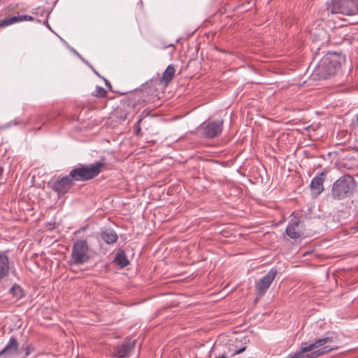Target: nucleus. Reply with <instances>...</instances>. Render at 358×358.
Instances as JSON below:
<instances>
[{
    "instance_id": "f257e3e1",
    "label": "nucleus",
    "mask_w": 358,
    "mask_h": 358,
    "mask_svg": "<svg viewBox=\"0 0 358 358\" xmlns=\"http://www.w3.org/2000/svg\"><path fill=\"white\" fill-rule=\"evenodd\" d=\"M334 341V336L318 338L314 343L301 348L287 358H318L338 348L336 345H329Z\"/></svg>"
},
{
    "instance_id": "f03ea898",
    "label": "nucleus",
    "mask_w": 358,
    "mask_h": 358,
    "mask_svg": "<svg viewBox=\"0 0 358 358\" xmlns=\"http://www.w3.org/2000/svg\"><path fill=\"white\" fill-rule=\"evenodd\" d=\"M356 187L354 178L349 174H345L332 184L331 196L337 201L345 199L353 195Z\"/></svg>"
},
{
    "instance_id": "7ed1b4c3",
    "label": "nucleus",
    "mask_w": 358,
    "mask_h": 358,
    "mask_svg": "<svg viewBox=\"0 0 358 358\" xmlns=\"http://www.w3.org/2000/svg\"><path fill=\"white\" fill-rule=\"evenodd\" d=\"M106 169V164L96 162L89 165L78 164L70 171V176L76 182H85L97 177Z\"/></svg>"
},
{
    "instance_id": "20e7f679",
    "label": "nucleus",
    "mask_w": 358,
    "mask_h": 358,
    "mask_svg": "<svg viewBox=\"0 0 358 358\" xmlns=\"http://www.w3.org/2000/svg\"><path fill=\"white\" fill-rule=\"evenodd\" d=\"M341 64L334 55L323 57L318 64L315 72L319 79H328L334 76L341 69Z\"/></svg>"
},
{
    "instance_id": "39448f33",
    "label": "nucleus",
    "mask_w": 358,
    "mask_h": 358,
    "mask_svg": "<svg viewBox=\"0 0 358 358\" xmlns=\"http://www.w3.org/2000/svg\"><path fill=\"white\" fill-rule=\"evenodd\" d=\"M90 251L86 240H77L72 247L69 264L80 266L87 262L90 259Z\"/></svg>"
},
{
    "instance_id": "423d86ee",
    "label": "nucleus",
    "mask_w": 358,
    "mask_h": 358,
    "mask_svg": "<svg viewBox=\"0 0 358 358\" xmlns=\"http://www.w3.org/2000/svg\"><path fill=\"white\" fill-rule=\"evenodd\" d=\"M328 3L330 6V12L334 13L336 15L338 14L355 15L352 0H332Z\"/></svg>"
},
{
    "instance_id": "0eeeda50",
    "label": "nucleus",
    "mask_w": 358,
    "mask_h": 358,
    "mask_svg": "<svg viewBox=\"0 0 358 358\" xmlns=\"http://www.w3.org/2000/svg\"><path fill=\"white\" fill-rule=\"evenodd\" d=\"M277 273V269L273 268L260 279V280L256 285V293L258 296L261 297L265 294L266 292L271 286L272 282L275 278Z\"/></svg>"
},
{
    "instance_id": "6e6552de",
    "label": "nucleus",
    "mask_w": 358,
    "mask_h": 358,
    "mask_svg": "<svg viewBox=\"0 0 358 358\" xmlns=\"http://www.w3.org/2000/svg\"><path fill=\"white\" fill-rule=\"evenodd\" d=\"M73 182L74 180L69 173L68 176L58 177L53 182L52 188L59 196L64 195L72 187Z\"/></svg>"
},
{
    "instance_id": "1a4fd4ad",
    "label": "nucleus",
    "mask_w": 358,
    "mask_h": 358,
    "mask_svg": "<svg viewBox=\"0 0 358 358\" xmlns=\"http://www.w3.org/2000/svg\"><path fill=\"white\" fill-rule=\"evenodd\" d=\"M286 234L292 239H297L303 234V226L300 218L294 217L288 223L286 230Z\"/></svg>"
},
{
    "instance_id": "9d476101",
    "label": "nucleus",
    "mask_w": 358,
    "mask_h": 358,
    "mask_svg": "<svg viewBox=\"0 0 358 358\" xmlns=\"http://www.w3.org/2000/svg\"><path fill=\"white\" fill-rule=\"evenodd\" d=\"M223 120L208 122L203 127L205 136L208 138H213L220 135L223 129Z\"/></svg>"
},
{
    "instance_id": "9b49d317",
    "label": "nucleus",
    "mask_w": 358,
    "mask_h": 358,
    "mask_svg": "<svg viewBox=\"0 0 358 358\" xmlns=\"http://www.w3.org/2000/svg\"><path fill=\"white\" fill-rule=\"evenodd\" d=\"M19 353L18 341L15 337H11L7 345L0 351V357L10 358Z\"/></svg>"
},
{
    "instance_id": "f8f14e48",
    "label": "nucleus",
    "mask_w": 358,
    "mask_h": 358,
    "mask_svg": "<svg viewBox=\"0 0 358 358\" xmlns=\"http://www.w3.org/2000/svg\"><path fill=\"white\" fill-rule=\"evenodd\" d=\"M326 178V173L321 172L317 174L311 180L310 187L315 196L320 194L324 190V181Z\"/></svg>"
},
{
    "instance_id": "ddd939ff",
    "label": "nucleus",
    "mask_w": 358,
    "mask_h": 358,
    "mask_svg": "<svg viewBox=\"0 0 358 358\" xmlns=\"http://www.w3.org/2000/svg\"><path fill=\"white\" fill-rule=\"evenodd\" d=\"M8 250L0 251V281L9 273L10 262L8 257Z\"/></svg>"
},
{
    "instance_id": "4468645a",
    "label": "nucleus",
    "mask_w": 358,
    "mask_h": 358,
    "mask_svg": "<svg viewBox=\"0 0 358 358\" xmlns=\"http://www.w3.org/2000/svg\"><path fill=\"white\" fill-rule=\"evenodd\" d=\"M34 20L32 16L28 15L8 17L0 20V28L22 21H34Z\"/></svg>"
},
{
    "instance_id": "2eb2a0df",
    "label": "nucleus",
    "mask_w": 358,
    "mask_h": 358,
    "mask_svg": "<svg viewBox=\"0 0 358 358\" xmlns=\"http://www.w3.org/2000/svg\"><path fill=\"white\" fill-rule=\"evenodd\" d=\"M135 341L131 343H124L121 345L115 346L114 348V356L117 358H125L127 357L129 352L134 349Z\"/></svg>"
},
{
    "instance_id": "dca6fc26",
    "label": "nucleus",
    "mask_w": 358,
    "mask_h": 358,
    "mask_svg": "<svg viewBox=\"0 0 358 358\" xmlns=\"http://www.w3.org/2000/svg\"><path fill=\"white\" fill-rule=\"evenodd\" d=\"M101 239L107 244H112L117 241L118 236L115 231L106 229L101 234Z\"/></svg>"
},
{
    "instance_id": "f3484780",
    "label": "nucleus",
    "mask_w": 358,
    "mask_h": 358,
    "mask_svg": "<svg viewBox=\"0 0 358 358\" xmlns=\"http://www.w3.org/2000/svg\"><path fill=\"white\" fill-rule=\"evenodd\" d=\"M175 68L172 64H170L167 66L162 78H160V82L164 83L166 86L172 80L174 74H175Z\"/></svg>"
},
{
    "instance_id": "a211bd4d",
    "label": "nucleus",
    "mask_w": 358,
    "mask_h": 358,
    "mask_svg": "<svg viewBox=\"0 0 358 358\" xmlns=\"http://www.w3.org/2000/svg\"><path fill=\"white\" fill-rule=\"evenodd\" d=\"M330 6L327 3V7L320 12V18L326 22H334L336 15L333 12H330Z\"/></svg>"
},
{
    "instance_id": "6ab92c4d",
    "label": "nucleus",
    "mask_w": 358,
    "mask_h": 358,
    "mask_svg": "<svg viewBox=\"0 0 358 358\" xmlns=\"http://www.w3.org/2000/svg\"><path fill=\"white\" fill-rule=\"evenodd\" d=\"M115 262L117 265L120 266V268H124L129 264V262L124 250H119L117 252L115 257Z\"/></svg>"
},
{
    "instance_id": "aec40b11",
    "label": "nucleus",
    "mask_w": 358,
    "mask_h": 358,
    "mask_svg": "<svg viewBox=\"0 0 358 358\" xmlns=\"http://www.w3.org/2000/svg\"><path fill=\"white\" fill-rule=\"evenodd\" d=\"M10 292L13 294V296L18 299H21L24 296V292L22 289L18 285H14L10 288Z\"/></svg>"
},
{
    "instance_id": "412c9836",
    "label": "nucleus",
    "mask_w": 358,
    "mask_h": 358,
    "mask_svg": "<svg viewBox=\"0 0 358 358\" xmlns=\"http://www.w3.org/2000/svg\"><path fill=\"white\" fill-rule=\"evenodd\" d=\"M92 95L96 98H103L107 95V91L102 87L96 86Z\"/></svg>"
},
{
    "instance_id": "4be33fe9",
    "label": "nucleus",
    "mask_w": 358,
    "mask_h": 358,
    "mask_svg": "<svg viewBox=\"0 0 358 358\" xmlns=\"http://www.w3.org/2000/svg\"><path fill=\"white\" fill-rule=\"evenodd\" d=\"M145 115H148V113H146L145 110H144L141 113V115H140L137 122L134 126V130H135V133H136V135H140L141 134V121L143 120V117H145Z\"/></svg>"
},
{
    "instance_id": "5701e85b",
    "label": "nucleus",
    "mask_w": 358,
    "mask_h": 358,
    "mask_svg": "<svg viewBox=\"0 0 358 358\" xmlns=\"http://www.w3.org/2000/svg\"><path fill=\"white\" fill-rule=\"evenodd\" d=\"M27 122H24L23 120H21L20 119H15L13 121H10L8 122L6 125L3 127V128L10 127L13 125H18V124H26Z\"/></svg>"
},
{
    "instance_id": "b1692460",
    "label": "nucleus",
    "mask_w": 358,
    "mask_h": 358,
    "mask_svg": "<svg viewBox=\"0 0 358 358\" xmlns=\"http://www.w3.org/2000/svg\"><path fill=\"white\" fill-rule=\"evenodd\" d=\"M355 15L358 14V0H352Z\"/></svg>"
},
{
    "instance_id": "393cba45",
    "label": "nucleus",
    "mask_w": 358,
    "mask_h": 358,
    "mask_svg": "<svg viewBox=\"0 0 358 358\" xmlns=\"http://www.w3.org/2000/svg\"><path fill=\"white\" fill-rule=\"evenodd\" d=\"M246 348L245 347H243L237 350H236L233 354L232 355L234 356V355H238V354H241L243 352H244Z\"/></svg>"
},
{
    "instance_id": "a878e982",
    "label": "nucleus",
    "mask_w": 358,
    "mask_h": 358,
    "mask_svg": "<svg viewBox=\"0 0 358 358\" xmlns=\"http://www.w3.org/2000/svg\"><path fill=\"white\" fill-rule=\"evenodd\" d=\"M102 78L103 79L106 85L108 86L109 88H111V85H110V82L108 80H106L105 78Z\"/></svg>"
},
{
    "instance_id": "bb28decb",
    "label": "nucleus",
    "mask_w": 358,
    "mask_h": 358,
    "mask_svg": "<svg viewBox=\"0 0 358 358\" xmlns=\"http://www.w3.org/2000/svg\"><path fill=\"white\" fill-rule=\"evenodd\" d=\"M29 350H30V346H27V355H29Z\"/></svg>"
},
{
    "instance_id": "cd10ccee",
    "label": "nucleus",
    "mask_w": 358,
    "mask_h": 358,
    "mask_svg": "<svg viewBox=\"0 0 358 358\" xmlns=\"http://www.w3.org/2000/svg\"><path fill=\"white\" fill-rule=\"evenodd\" d=\"M94 73H96L99 77L101 78V76L99 74V73H98L96 70H94Z\"/></svg>"
},
{
    "instance_id": "c85d7f7f",
    "label": "nucleus",
    "mask_w": 358,
    "mask_h": 358,
    "mask_svg": "<svg viewBox=\"0 0 358 358\" xmlns=\"http://www.w3.org/2000/svg\"><path fill=\"white\" fill-rule=\"evenodd\" d=\"M216 358H227V357L224 355H223L221 357H216Z\"/></svg>"
},
{
    "instance_id": "c756f323",
    "label": "nucleus",
    "mask_w": 358,
    "mask_h": 358,
    "mask_svg": "<svg viewBox=\"0 0 358 358\" xmlns=\"http://www.w3.org/2000/svg\"><path fill=\"white\" fill-rule=\"evenodd\" d=\"M354 150L356 151V152H358V147L357 148H354Z\"/></svg>"
},
{
    "instance_id": "7c9ffc66",
    "label": "nucleus",
    "mask_w": 358,
    "mask_h": 358,
    "mask_svg": "<svg viewBox=\"0 0 358 358\" xmlns=\"http://www.w3.org/2000/svg\"><path fill=\"white\" fill-rule=\"evenodd\" d=\"M173 45L172 44H169L168 45L166 46V48H168V47H170V46H172Z\"/></svg>"
},
{
    "instance_id": "2f4dec72",
    "label": "nucleus",
    "mask_w": 358,
    "mask_h": 358,
    "mask_svg": "<svg viewBox=\"0 0 358 358\" xmlns=\"http://www.w3.org/2000/svg\"><path fill=\"white\" fill-rule=\"evenodd\" d=\"M327 37H326V34L324 33V39H325Z\"/></svg>"
},
{
    "instance_id": "473e14b6",
    "label": "nucleus",
    "mask_w": 358,
    "mask_h": 358,
    "mask_svg": "<svg viewBox=\"0 0 358 358\" xmlns=\"http://www.w3.org/2000/svg\"><path fill=\"white\" fill-rule=\"evenodd\" d=\"M357 228H358V227H357Z\"/></svg>"
}]
</instances>
